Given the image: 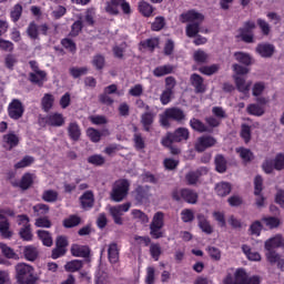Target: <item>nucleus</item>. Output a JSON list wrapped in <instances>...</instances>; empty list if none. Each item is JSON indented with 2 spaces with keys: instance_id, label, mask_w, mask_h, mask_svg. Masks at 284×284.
Wrapping results in <instances>:
<instances>
[{
  "instance_id": "nucleus-1",
  "label": "nucleus",
  "mask_w": 284,
  "mask_h": 284,
  "mask_svg": "<svg viewBox=\"0 0 284 284\" xmlns=\"http://www.w3.org/2000/svg\"><path fill=\"white\" fill-rule=\"evenodd\" d=\"M205 17L195 10H190L185 13L181 14L182 23H189L186 26V37H196L199 32H201V23H203Z\"/></svg>"
},
{
  "instance_id": "nucleus-2",
  "label": "nucleus",
  "mask_w": 284,
  "mask_h": 284,
  "mask_svg": "<svg viewBox=\"0 0 284 284\" xmlns=\"http://www.w3.org/2000/svg\"><path fill=\"white\" fill-rule=\"evenodd\" d=\"M223 284H261L258 276L247 277V273L243 268H239L234 273V280L232 275H227Z\"/></svg>"
},
{
  "instance_id": "nucleus-3",
  "label": "nucleus",
  "mask_w": 284,
  "mask_h": 284,
  "mask_svg": "<svg viewBox=\"0 0 284 284\" xmlns=\"http://www.w3.org/2000/svg\"><path fill=\"white\" fill-rule=\"evenodd\" d=\"M16 278L19 284H29L34 281V267L26 263L16 265Z\"/></svg>"
},
{
  "instance_id": "nucleus-4",
  "label": "nucleus",
  "mask_w": 284,
  "mask_h": 284,
  "mask_svg": "<svg viewBox=\"0 0 284 284\" xmlns=\"http://www.w3.org/2000/svg\"><path fill=\"white\" fill-rule=\"evenodd\" d=\"M170 119L181 123V121H185V113L179 108H169L164 111L163 114L160 115L161 125H163V128H169Z\"/></svg>"
},
{
  "instance_id": "nucleus-5",
  "label": "nucleus",
  "mask_w": 284,
  "mask_h": 284,
  "mask_svg": "<svg viewBox=\"0 0 284 284\" xmlns=\"http://www.w3.org/2000/svg\"><path fill=\"white\" fill-rule=\"evenodd\" d=\"M130 192V182L128 180H118L112 187L111 199L115 203H121Z\"/></svg>"
},
{
  "instance_id": "nucleus-6",
  "label": "nucleus",
  "mask_w": 284,
  "mask_h": 284,
  "mask_svg": "<svg viewBox=\"0 0 284 284\" xmlns=\"http://www.w3.org/2000/svg\"><path fill=\"white\" fill-rule=\"evenodd\" d=\"M253 30H256V22L247 20L244 22L243 27L237 30L236 38L244 41V43H254Z\"/></svg>"
},
{
  "instance_id": "nucleus-7",
  "label": "nucleus",
  "mask_w": 284,
  "mask_h": 284,
  "mask_svg": "<svg viewBox=\"0 0 284 284\" xmlns=\"http://www.w3.org/2000/svg\"><path fill=\"white\" fill-rule=\"evenodd\" d=\"M132 203L126 202L124 204H119L116 206H109V214L112 216L115 225H123V213L130 212Z\"/></svg>"
},
{
  "instance_id": "nucleus-8",
  "label": "nucleus",
  "mask_w": 284,
  "mask_h": 284,
  "mask_svg": "<svg viewBox=\"0 0 284 284\" xmlns=\"http://www.w3.org/2000/svg\"><path fill=\"white\" fill-rule=\"evenodd\" d=\"M165 215L163 212H156L153 216V220L150 225V234L153 239H161L163 236V233L161 232L164 223Z\"/></svg>"
},
{
  "instance_id": "nucleus-9",
  "label": "nucleus",
  "mask_w": 284,
  "mask_h": 284,
  "mask_svg": "<svg viewBox=\"0 0 284 284\" xmlns=\"http://www.w3.org/2000/svg\"><path fill=\"white\" fill-rule=\"evenodd\" d=\"M262 169L264 170L265 174H272L274 170H284V153L277 154L273 160H265Z\"/></svg>"
},
{
  "instance_id": "nucleus-10",
  "label": "nucleus",
  "mask_w": 284,
  "mask_h": 284,
  "mask_svg": "<svg viewBox=\"0 0 284 284\" xmlns=\"http://www.w3.org/2000/svg\"><path fill=\"white\" fill-rule=\"evenodd\" d=\"M6 216H14V211L10 209L0 211V234L3 239H10L12 236V231H10V223Z\"/></svg>"
},
{
  "instance_id": "nucleus-11",
  "label": "nucleus",
  "mask_w": 284,
  "mask_h": 284,
  "mask_svg": "<svg viewBox=\"0 0 284 284\" xmlns=\"http://www.w3.org/2000/svg\"><path fill=\"white\" fill-rule=\"evenodd\" d=\"M278 247H284V239L281 235H275L264 242V250L266 251V254H276L274 250Z\"/></svg>"
},
{
  "instance_id": "nucleus-12",
  "label": "nucleus",
  "mask_w": 284,
  "mask_h": 284,
  "mask_svg": "<svg viewBox=\"0 0 284 284\" xmlns=\"http://www.w3.org/2000/svg\"><path fill=\"white\" fill-rule=\"evenodd\" d=\"M8 112L10 119L19 120L21 119V116H23V112H26V109L23 108V103L14 99L9 104Z\"/></svg>"
},
{
  "instance_id": "nucleus-13",
  "label": "nucleus",
  "mask_w": 284,
  "mask_h": 284,
  "mask_svg": "<svg viewBox=\"0 0 284 284\" xmlns=\"http://www.w3.org/2000/svg\"><path fill=\"white\" fill-rule=\"evenodd\" d=\"M213 145H216V139L210 135H204L197 139L195 150L196 152H205L207 148H213Z\"/></svg>"
},
{
  "instance_id": "nucleus-14",
  "label": "nucleus",
  "mask_w": 284,
  "mask_h": 284,
  "mask_svg": "<svg viewBox=\"0 0 284 284\" xmlns=\"http://www.w3.org/2000/svg\"><path fill=\"white\" fill-rule=\"evenodd\" d=\"M233 79L239 92H242V94H247L250 92V88H252V81H247L245 78L239 75H233Z\"/></svg>"
},
{
  "instance_id": "nucleus-15",
  "label": "nucleus",
  "mask_w": 284,
  "mask_h": 284,
  "mask_svg": "<svg viewBox=\"0 0 284 284\" xmlns=\"http://www.w3.org/2000/svg\"><path fill=\"white\" fill-rule=\"evenodd\" d=\"M45 123L48 125H52L53 128H61V125L65 124V118L61 113H50L45 118Z\"/></svg>"
},
{
  "instance_id": "nucleus-16",
  "label": "nucleus",
  "mask_w": 284,
  "mask_h": 284,
  "mask_svg": "<svg viewBox=\"0 0 284 284\" xmlns=\"http://www.w3.org/2000/svg\"><path fill=\"white\" fill-rule=\"evenodd\" d=\"M197 226L204 234H213L214 233V227L212 224L207 221V216L204 214L200 213L197 214Z\"/></svg>"
},
{
  "instance_id": "nucleus-17",
  "label": "nucleus",
  "mask_w": 284,
  "mask_h": 284,
  "mask_svg": "<svg viewBox=\"0 0 284 284\" xmlns=\"http://www.w3.org/2000/svg\"><path fill=\"white\" fill-rule=\"evenodd\" d=\"M274 45L270 43H261L256 47L255 52L263 57L264 59H270L274 54Z\"/></svg>"
},
{
  "instance_id": "nucleus-18",
  "label": "nucleus",
  "mask_w": 284,
  "mask_h": 284,
  "mask_svg": "<svg viewBox=\"0 0 284 284\" xmlns=\"http://www.w3.org/2000/svg\"><path fill=\"white\" fill-rule=\"evenodd\" d=\"M190 81L197 94H203V92H205L206 87L205 83H203V78L201 75L193 73Z\"/></svg>"
},
{
  "instance_id": "nucleus-19",
  "label": "nucleus",
  "mask_w": 284,
  "mask_h": 284,
  "mask_svg": "<svg viewBox=\"0 0 284 284\" xmlns=\"http://www.w3.org/2000/svg\"><path fill=\"white\" fill-rule=\"evenodd\" d=\"M133 196L138 203H145L150 199V187L139 186L134 192Z\"/></svg>"
},
{
  "instance_id": "nucleus-20",
  "label": "nucleus",
  "mask_w": 284,
  "mask_h": 284,
  "mask_svg": "<svg viewBox=\"0 0 284 284\" xmlns=\"http://www.w3.org/2000/svg\"><path fill=\"white\" fill-rule=\"evenodd\" d=\"M233 57L242 65H252L254 63V58L247 52L236 51Z\"/></svg>"
},
{
  "instance_id": "nucleus-21",
  "label": "nucleus",
  "mask_w": 284,
  "mask_h": 284,
  "mask_svg": "<svg viewBox=\"0 0 284 284\" xmlns=\"http://www.w3.org/2000/svg\"><path fill=\"white\" fill-rule=\"evenodd\" d=\"M265 257L271 265L277 264L278 270L284 272V258H282L278 253H265Z\"/></svg>"
},
{
  "instance_id": "nucleus-22",
  "label": "nucleus",
  "mask_w": 284,
  "mask_h": 284,
  "mask_svg": "<svg viewBox=\"0 0 284 284\" xmlns=\"http://www.w3.org/2000/svg\"><path fill=\"white\" fill-rule=\"evenodd\" d=\"M80 203L83 210H90V207L94 205V193H92V191L84 192V194L80 197Z\"/></svg>"
},
{
  "instance_id": "nucleus-23",
  "label": "nucleus",
  "mask_w": 284,
  "mask_h": 284,
  "mask_svg": "<svg viewBox=\"0 0 284 284\" xmlns=\"http://www.w3.org/2000/svg\"><path fill=\"white\" fill-rule=\"evenodd\" d=\"M3 145L7 150H12L19 145V136L14 133H9L3 136Z\"/></svg>"
},
{
  "instance_id": "nucleus-24",
  "label": "nucleus",
  "mask_w": 284,
  "mask_h": 284,
  "mask_svg": "<svg viewBox=\"0 0 284 284\" xmlns=\"http://www.w3.org/2000/svg\"><path fill=\"white\" fill-rule=\"evenodd\" d=\"M242 252L245 254L248 261L258 262L262 258L261 253L253 251L252 247H250L247 244L242 245Z\"/></svg>"
},
{
  "instance_id": "nucleus-25",
  "label": "nucleus",
  "mask_w": 284,
  "mask_h": 284,
  "mask_svg": "<svg viewBox=\"0 0 284 284\" xmlns=\"http://www.w3.org/2000/svg\"><path fill=\"white\" fill-rule=\"evenodd\" d=\"M71 254L73 256H78V257H81V258H87V256H90V247L74 244L71 247Z\"/></svg>"
},
{
  "instance_id": "nucleus-26",
  "label": "nucleus",
  "mask_w": 284,
  "mask_h": 284,
  "mask_svg": "<svg viewBox=\"0 0 284 284\" xmlns=\"http://www.w3.org/2000/svg\"><path fill=\"white\" fill-rule=\"evenodd\" d=\"M68 134L72 141L81 139V128L77 122H71L68 126Z\"/></svg>"
},
{
  "instance_id": "nucleus-27",
  "label": "nucleus",
  "mask_w": 284,
  "mask_h": 284,
  "mask_svg": "<svg viewBox=\"0 0 284 284\" xmlns=\"http://www.w3.org/2000/svg\"><path fill=\"white\" fill-rule=\"evenodd\" d=\"M232 192V185L227 182H220L215 185V194L217 196H227Z\"/></svg>"
},
{
  "instance_id": "nucleus-28",
  "label": "nucleus",
  "mask_w": 284,
  "mask_h": 284,
  "mask_svg": "<svg viewBox=\"0 0 284 284\" xmlns=\"http://www.w3.org/2000/svg\"><path fill=\"white\" fill-rule=\"evenodd\" d=\"M23 256L27 261H37L39 256V250L33 245H28L23 247Z\"/></svg>"
},
{
  "instance_id": "nucleus-29",
  "label": "nucleus",
  "mask_w": 284,
  "mask_h": 284,
  "mask_svg": "<svg viewBox=\"0 0 284 284\" xmlns=\"http://www.w3.org/2000/svg\"><path fill=\"white\" fill-rule=\"evenodd\" d=\"M203 174H207V168H200L196 172H190L186 174V181L190 185H194L196 181H199V176H203Z\"/></svg>"
},
{
  "instance_id": "nucleus-30",
  "label": "nucleus",
  "mask_w": 284,
  "mask_h": 284,
  "mask_svg": "<svg viewBox=\"0 0 284 284\" xmlns=\"http://www.w3.org/2000/svg\"><path fill=\"white\" fill-rule=\"evenodd\" d=\"M173 138L175 143H181V141H187L190 139V131L185 128H179L174 131Z\"/></svg>"
},
{
  "instance_id": "nucleus-31",
  "label": "nucleus",
  "mask_w": 284,
  "mask_h": 284,
  "mask_svg": "<svg viewBox=\"0 0 284 284\" xmlns=\"http://www.w3.org/2000/svg\"><path fill=\"white\" fill-rule=\"evenodd\" d=\"M32 183H34V174L26 173L20 180V182L13 185H18L19 187H21V190H28V187H30Z\"/></svg>"
},
{
  "instance_id": "nucleus-32",
  "label": "nucleus",
  "mask_w": 284,
  "mask_h": 284,
  "mask_svg": "<svg viewBox=\"0 0 284 284\" xmlns=\"http://www.w3.org/2000/svg\"><path fill=\"white\" fill-rule=\"evenodd\" d=\"M181 196L186 201V203H191L192 205L199 201V195L192 190H181Z\"/></svg>"
},
{
  "instance_id": "nucleus-33",
  "label": "nucleus",
  "mask_w": 284,
  "mask_h": 284,
  "mask_svg": "<svg viewBox=\"0 0 284 284\" xmlns=\"http://www.w3.org/2000/svg\"><path fill=\"white\" fill-rule=\"evenodd\" d=\"M108 258L110 263H119V246L115 243L109 245Z\"/></svg>"
},
{
  "instance_id": "nucleus-34",
  "label": "nucleus",
  "mask_w": 284,
  "mask_h": 284,
  "mask_svg": "<svg viewBox=\"0 0 284 284\" xmlns=\"http://www.w3.org/2000/svg\"><path fill=\"white\" fill-rule=\"evenodd\" d=\"M246 112L252 116H263L265 114V108L260 104H248L246 108Z\"/></svg>"
},
{
  "instance_id": "nucleus-35",
  "label": "nucleus",
  "mask_w": 284,
  "mask_h": 284,
  "mask_svg": "<svg viewBox=\"0 0 284 284\" xmlns=\"http://www.w3.org/2000/svg\"><path fill=\"white\" fill-rule=\"evenodd\" d=\"M41 105L44 112H50L54 105V95L45 93L42 98Z\"/></svg>"
},
{
  "instance_id": "nucleus-36",
  "label": "nucleus",
  "mask_w": 284,
  "mask_h": 284,
  "mask_svg": "<svg viewBox=\"0 0 284 284\" xmlns=\"http://www.w3.org/2000/svg\"><path fill=\"white\" fill-rule=\"evenodd\" d=\"M139 12H141L143 17H152L154 7H152V4L148 3L146 1H141L139 3Z\"/></svg>"
},
{
  "instance_id": "nucleus-37",
  "label": "nucleus",
  "mask_w": 284,
  "mask_h": 284,
  "mask_svg": "<svg viewBox=\"0 0 284 284\" xmlns=\"http://www.w3.org/2000/svg\"><path fill=\"white\" fill-rule=\"evenodd\" d=\"M37 234L40 241H42L43 245H45L47 247H52V235H50V232L39 230Z\"/></svg>"
},
{
  "instance_id": "nucleus-38",
  "label": "nucleus",
  "mask_w": 284,
  "mask_h": 284,
  "mask_svg": "<svg viewBox=\"0 0 284 284\" xmlns=\"http://www.w3.org/2000/svg\"><path fill=\"white\" fill-rule=\"evenodd\" d=\"M32 83L41 85L45 81V73L39 69H34V72L30 74Z\"/></svg>"
},
{
  "instance_id": "nucleus-39",
  "label": "nucleus",
  "mask_w": 284,
  "mask_h": 284,
  "mask_svg": "<svg viewBox=\"0 0 284 284\" xmlns=\"http://www.w3.org/2000/svg\"><path fill=\"white\" fill-rule=\"evenodd\" d=\"M215 170L216 172H220V174H223L227 170V161L223 155H217L215 158Z\"/></svg>"
},
{
  "instance_id": "nucleus-40",
  "label": "nucleus",
  "mask_w": 284,
  "mask_h": 284,
  "mask_svg": "<svg viewBox=\"0 0 284 284\" xmlns=\"http://www.w3.org/2000/svg\"><path fill=\"white\" fill-rule=\"evenodd\" d=\"M174 68L170 64L158 67L153 70L154 77H165V74H171Z\"/></svg>"
},
{
  "instance_id": "nucleus-41",
  "label": "nucleus",
  "mask_w": 284,
  "mask_h": 284,
  "mask_svg": "<svg viewBox=\"0 0 284 284\" xmlns=\"http://www.w3.org/2000/svg\"><path fill=\"white\" fill-rule=\"evenodd\" d=\"M141 123L146 132H150L152 123H154V114L144 113L142 114Z\"/></svg>"
},
{
  "instance_id": "nucleus-42",
  "label": "nucleus",
  "mask_w": 284,
  "mask_h": 284,
  "mask_svg": "<svg viewBox=\"0 0 284 284\" xmlns=\"http://www.w3.org/2000/svg\"><path fill=\"white\" fill-rule=\"evenodd\" d=\"M236 152L240 153V156L242 161H244V163H250V161L254 160V153H252V151H250L248 149L240 148L236 149Z\"/></svg>"
},
{
  "instance_id": "nucleus-43",
  "label": "nucleus",
  "mask_w": 284,
  "mask_h": 284,
  "mask_svg": "<svg viewBox=\"0 0 284 284\" xmlns=\"http://www.w3.org/2000/svg\"><path fill=\"white\" fill-rule=\"evenodd\" d=\"M83 267V262L80 260H73L64 265L67 272H79Z\"/></svg>"
},
{
  "instance_id": "nucleus-44",
  "label": "nucleus",
  "mask_w": 284,
  "mask_h": 284,
  "mask_svg": "<svg viewBox=\"0 0 284 284\" xmlns=\"http://www.w3.org/2000/svg\"><path fill=\"white\" fill-rule=\"evenodd\" d=\"M262 223H264V225H266L268 230H274L278 227V225H281V220H278V217L268 216L263 217Z\"/></svg>"
},
{
  "instance_id": "nucleus-45",
  "label": "nucleus",
  "mask_w": 284,
  "mask_h": 284,
  "mask_svg": "<svg viewBox=\"0 0 284 284\" xmlns=\"http://www.w3.org/2000/svg\"><path fill=\"white\" fill-rule=\"evenodd\" d=\"M123 0H111L106 3L105 11L109 14H119V3H122Z\"/></svg>"
},
{
  "instance_id": "nucleus-46",
  "label": "nucleus",
  "mask_w": 284,
  "mask_h": 284,
  "mask_svg": "<svg viewBox=\"0 0 284 284\" xmlns=\"http://www.w3.org/2000/svg\"><path fill=\"white\" fill-rule=\"evenodd\" d=\"M131 214L139 223H150V217H148L141 210H132Z\"/></svg>"
},
{
  "instance_id": "nucleus-47",
  "label": "nucleus",
  "mask_w": 284,
  "mask_h": 284,
  "mask_svg": "<svg viewBox=\"0 0 284 284\" xmlns=\"http://www.w3.org/2000/svg\"><path fill=\"white\" fill-rule=\"evenodd\" d=\"M248 232L252 236H261V232H263V224L261 221H255L250 225Z\"/></svg>"
},
{
  "instance_id": "nucleus-48",
  "label": "nucleus",
  "mask_w": 284,
  "mask_h": 284,
  "mask_svg": "<svg viewBox=\"0 0 284 284\" xmlns=\"http://www.w3.org/2000/svg\"><path fill=\"white\" fill-rule=\"evenodd\" d=\"M172 99H174V90L165 89L160 95L162 105H168Z\"/></svg>"
},
{
  "instance_id": "nucleus-49",
  "label": "nucleus",
  "mask_w": 284,
  "mask_h": 284,
  "mask_svg": "<svg viewBox=\"0 0 284 284\" xmlns=\"http://www.w3.org/2000/svg\"><path fill=\"white\" fill-rule=\"evenodd\" d=\"M87 136H89L90 141L92 143H99L101 141V131L94 129V128H89L87 130Z\"/></svg>"
},
{
  "instance_id": "nucleus-50",
  "label": "nucleus",
  "mask_w": 284,
  "mask_h": 284,
  "mask_svg": "<svg viewBox=\"0 0 284 284\" xmlns=\"http://www.w3.org/2000/svg\"><path fill=\"white\" fill-rule=\"evenodd\" d=\"M80 21L83 26H94V10H88Z\"/></svg>"
},
{
  "instance_id": "nucleus-51",
  "label": "nucleus",
  "mask_w": 284,
  "mask_h": 284,
  "mask_svg": "<svg viewBox=\"0 0 284 284\" xmlns=\"http://www.w3.org/2000/svg\"><path fill=\"white\" fill-rule=\"evenodd\" d=\"M42 199L47 203H54V201L59 199V193H57V191H53V190H47L43 192Z\"/></svg>"
},
{
  "instance_id": "nucleus-52",
  "label": "nucleus",
  "mask_w": 284,
  "mask_h": 284,
  "mask_svg": "<svg viewBox=\"0 0 284 284\" xmlns=\"http://www.w3.org/2000/svg\"><path fill=\"white\" fill-rule=\"evenodd\" d=\"M233 68V77H243L245 74H250V69H247V67H243L239 63H235L232 65Z\"/></svg>"
},
{
  "instance_id": "nucleus-53",
  "label": "nucleus",
  "mask_w": 284,
  "mask_h": 284,
  "mask_svg": "<svg viewBox=\"0 0 284 284\" xmlns=\"http://www.w3.org/2000/svg\"><path fill=\"white\" fill-rule=\"evenodd\" d=\"M81 223V217L77 215H70L63 221L64 227H77Z\"/></svg>"
},
{
  "instance_id": "nucleus-54",
  "label": "nucleus",
  "mask_w": 284,
  "mask_h": 284,
  "mask_svg": "<svg viewBox=\"0 0 284 284\" xmlns=\"http://www.w3.org/2000/svg\"><path fill=\"white\" fill-rule=\"evenodd\" d=\"M190 125L196 132H207V126H205V124L197 119H192L190 121Z\"/></svg>"
},
{
  "instance_id": "nucleus-55",
  "label": "nucleus",
  "mask_w": 284,
  "mask_h": 284,
  "mask_svg": "<svg viewBox=\"0 0 284 284\" xmlns=\"http://www.w3.org/2000/svg\"><path fill=\"white\" fill-rule=\"evenodd\" d=\"M181 220L183 223H192V221H194V211L190 209L182 210Z\"/></svg>"
},
{
  "instance_id": "nucleus-56",
  "label": "nucleus",
  "mask_w": 284,
  "mask_h": 284,
  "mask_svg": "<svg viewBox=\"0 0 284 284\" xmlns=\"http://www.w3.org/2000/svg\"><path fill=\"white\" fill-rule=\"evenodd\" d=\"M27 34L30 39H39V27L34 22H31L27 29Z\"/></svg>"
},
{
  "instance_id": "nucleus-57",
  "label": "nucleus",
  "mask_w": 284,
  "mask_h": 284,
  "mask_svg": "<svg viewBox=\"0 0 284 284\" xmlns=\"http://www.w3.org/2000/svg\"><path fill=\"white\" fill-rule=\"evenodd\" d=\"M257 26L261 29V32L267 37V34H270V32H272V27L270 26V23L263 19H257Z\"/></svg>"
},
{
  "instance_id": "nucleus-58",
  "label": "nucleus",
  "mask_w": 284,
  "mask_h": 284,
  "mask_svg": "<svg viewBox=\"0 0 284 284\" xmlns=\"http://www.w3.org/2000/svg\"><path fill=\"white\" fill-rule=\"evenodd\" d=\"M32 163H34V158L27 155L20 162L16 163L14 168L20 170L22 168H29V165H32Z\"/></svg>"
},
{
  "instance_id": "nucleus-59",
  "label": "nucleus",
  "mask_w": 284,
  "mask_h": 284,
  "mask_svg": "<svg viewBox=\"0 0 284 284\" xmlns=\"http://www.w3.org/2000/svg\"><path fill=\"white\" fill-rule=\"evenodd\" d=\"M265 93V83L263 82H256L252 88V94L253 97H261Z\"/></svg>"
},
{
  "instance_id": "nucleus-60",
  "label": "nucleus",
  "mask_w": 284,
  "mask_h": 284,
  "mask_svg": "<svg viewBox=\"0 0 284 284\" xmlns=\"http://www.w3.org/2000/svg\"><path fill=\"white\" fill-rule=\"evenodd\" d=\"M261 192H263V178L261 175H256L254 179V194L255 196H260Z\"/></svg>"
},
{
  "instance_id": "nucleus-61",
  "label": "nucleus",
  "mask_w": 284,
  "mask_h": 284,
  "mask_svg": "<svg viewBox=\"0 0 284 284\" xmlns=\"http://www.w3.org/2000/svg\"><path fill=\"white\" fill-rule=\"evenodd\" d=\"M194 61L196 63H206L207 62V53L203 50H197L193 54Z\"/></svg>"
},
{
  "instance_id": "nucleus-62",
  "label": "nucleus",
  "mask_w": 284,
  "mask_h": 284,
  "mask_svg": "<svg viewBox=\"0 0 284 284\" xmlns=\"http://www.w3.org/2000/svg\"><path fill=\"white\" fill-rule=\"evenodd\" d=\"M23 12V7L21 4H16L13 9L11 10V19L12 21L17 22L19 19H21V14Z\"/></svg>"
},
{
  "instance_id": "nucleus-63",
  "label": "nucleus",
  "mask_w": 284,
  "mask_h": 284,
  "mask_svg": "<svg viewBox=\"0 0 284 284\" xmlns=\"http://www.w3.org/2000/svg\"><path fill=\"white\" fill-rule=\"evenodd\" d=\"M88 163H91V165H103L105 163V158L99 154L91 155L88 158Z\"/></svg>"
},
{
  "instance_id": "nucleus-64",
  "label": "nucleus",
  "mask_w": 284,
  "mask_h": 284,
  "mask_svg": "<svg viewBox=\"0 0 284 284\" xmlns=\"http://www.w3.org/2000/svg\"><path fill=\"white\" fill-rule=\"evenodd\" d=\"M200 72L202 74H206L207 77L215 74V72H219V65L217 64H212L209 67H202L200 68Z\"/></svg>"
}]
</instances>
